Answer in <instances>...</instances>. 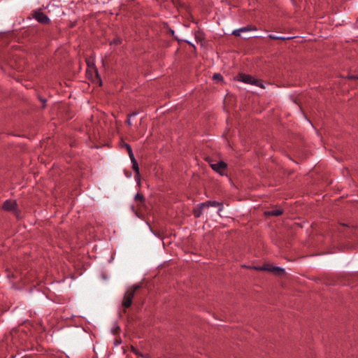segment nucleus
Segmentation results:
<instances>
[{
	"mask_svg": "<svg viewBox=\"0 0 358 358\" xmlns=\"http://www.w3.org/2000/svg\"><path fill=\"white\" fill-rule=\"evenodd\" d=\"M237 80L244 83L251 84L255 86L260 87L261 88H264L262 80L256 79L250 75L239 74L237 76Z\"/></svg>",
	"mask_w": 358,
	"mask_h": 358,
	"instance_id": "obj_1",
	"label": "nucleus"
},
{
	"mask_svg": "<svg viewBox=\"0 0 358 358\" xmlns=\"http://www.w3.org/2000/svg\"><path fill=\"white\" fill-rule=\"evenodd\" d=\"M140 287L139 285H134L132 287L129 288L125 293L122 306L124 308H129L132 303V299L134 296L135 292Z\"/></svg>",
	"mask_w": 358,
	"mask_h": 358,
	"instance_id": "obj_2",
	"label": "nucleus"
},
{
	"mask_svg": "<svg viewBox=\"0 0 358 358\" xmlns=\"http://www.w3.org/2000/svg\"><path fill=\"white\" fill-rule=\"evenodd\" d=\"M125 147L127 150L128 155H129L131 162L132 163V168L136 173L135 178H136V176L139 177L140 176L139 167H138V162L134 157L132 149H131V146L128 144H125Z\"/></svg>",
	"mask_w": 358,
	"mask_h": 358,
	"instance_id": "obj_3",
	"label": "nucleus"
},
{
	"mask_svg": "<svg viewBox=\"0 0 358 358\" xmlns=\"http://www.w3.org/2000/svg\"><path fill=\"white\" fill-rule=\"evenodd\" d=\"M264 271L272 272L276 275H280L285 273V269L278 266L267 264L264 265Z\"/></svg>",
	"mask_w": 358,
	"mask_h": 358,
	"instance_id": "obj_4",
	"label": "nucleus"
},
{
	"mask_svg": "<svg viewBox=\"0 0 358 358\" xmlns=\"http://www.w3.org/2000/svg\"><path fill=\"white\" fill-rule=\"evenodd\" d=\"M33 16L40 23L46 24L50 21L48 16L40 10L35 11Z\"/></svg>",
	"mask_w": 358,
	"mask_h": 358,
	"instance_id": "obj_5",
	"label": "nucleus"
},
{
	"mask_svg": "<svg viewBox=\"0 0 358 358\" xmlns=\"http://www.w3.org/2000/svg\"><path fill=\"white\" fill-rule=\"evenodd\" d=\"M210 166L214 171L221 175H223L226 170L227 164L223 162H219L215 164H211Z\"/></svg>",
	"mask_w": 358,
	"mask_h": 358,
	"instance_id": "obj_6",
	"label": "nucleus"
},
{
	"mask_svg": "<svg viewBox=\"0 0 358 358\" xmlns=\"http://www.w3.org/2000/svg\"><path fill=\"white\" fill-rule=\"evenodd\" d=\"M206 203H199L193 210V213L196 217H199L203 212V208L206 207Z\"/></svg>",
	"mask_w": 358,
	"mask_h": 358,
	"instance_id": "obj_7",
	"label": "nucleus"
},
{
	"mask_svg": "<svg viewBox=\"0 0 358 358\" xmlns=\"http://www.w3.org/2000/svg\"><path fill=\"white\" fill-rule=\"evenodd\" d=\"M16 206V202L14 200H6L3 206V208L6 210H13Z\"/></svg>",
	"mask_w": 358,
	"mask_h": 358,
	"instance_id": "obj_8",
	"label": "nucleus"
},
{
	"mask_svg": "<svg viewBox=\"0 0 358 358\" xmlns=\"http://www.w3.org/2000/svg\"><path fill=\"white\" fill-rule=\"evenodd\" d=\"M282 213V210L280 209H276L265 212L266 215L278 216Z\"/></svg>",
	"mask_w": 358,
	"mask_h": 358,
	"instance_id": "obj_9",
	"label": "nucleus"
},
{
	"mask_svg": "<svg viewBox=\"0 0 358 358\" xmlns=\"http://www.w3.org/2000/svg\"><path fill=\"white\" fill-rule=\"evenodd\" d=\"M204 203H206L207 205H206V207H208V206H213V207H220L219 208V211L221 210L222 209V205L217 202V201H208V202H205Z\"/></svg>",
	"mask_w": 358,
	"mask_h": 358,
	"instance_id": "obj_10",
	"label": "nucleus"
},
{
	"mask_svg": "<svg viewBox=\"0 0 358 358\" xmlns=\"http://www.w3.org/2000/svg\"><path fill=\"white\" fill-rule=\"evenodd\" d=\"M257 29L255 26H246V27L241 28V30L243 32L250 31H256Z\"/></svg>",
	"mask_w": 358,
	"mask_h": 358,
	"instance_id": "obj_11",
	"label": "nucleus"
},
{
	"mask_svg": "<svg viewBox=\"0 0 358 358\" xmlns=\"http://www.w3.org/2000/svg\"><path fill=\"white\" fill-rule=\"evenodd\" d=\"M213 79L220 81L222 80V76L220 73H215L213 75Z\"/></svg>",
	"mask_w": 358,
	"mask_h": 358,
	"instance_id": "obj_12",
	"label": "nucleus"
},
{
	"mask_svg": "<svg viewBox=\"0 0 358 358\" xmlns=\"http://www.w3.org/2000/svg\"><path fill=\"white\" fill-rule=\"evenodd\" d=\"M135 199H136V201H139L142 202V201H143V195H142V194H141L138 193V194H136V195L135 196Z\"/></svg>",
	"mask_w": 358,
	"mask_h": 358,
	"instance_id": "obj_13",
	"label": "nucleus"
},
{
	"mask_svg": "<svg viewBox=\"0 0 358 358\" xmlns=\"http://www.w3.org/2000/svg\"><path fill=\"white\" fill-rule=\"evenodd\" d=\"M120 43H121L120 38H116L113 41L110 42V44L111 45L112 44L117 45V44H120Z\"/></svg>",
	"mask_w": 358,
	"mask_h": 358,
	"instance_id": "obj_14",
	"label": "nucleus"
},
{
	"mask_svg": "<svg viewBox=\"0 0 358 358\" xmlns=\"http://www.w3.org/2000/svg\"><path fill=\"white\" fill-rule=\"evenodd\" d=\"M241 32H243V31L241 30V28H240V29L233 31L232 34H234V36H240Z\"/></svg>",
	"mask_w": 358,
	"mask_h": 358,
	"instance_id": "obj_15",
	"label": "nucleus"
},
{
	"mask_svg": "<svg viewBox=\"0 0 358 358\" xmlns=\"http://www.w3.org/2000/svg\"><path fill=\"white\" fill-rule=\"evenodd\" d=\"M136 115H137V113H133L132 114H130V115H129V117H133V116H136ZM127 124H128L129 126H131V121L130 118H129V119L127 120Z\"/></svg>",
	"mask_w": 358,
	"mask_h": 358,
	"instance_id": "obj_16",
	"label": "nucleus"
},
{
	"mask_svg": "<svg viewBox=\"0 0 358 358\" xmlns=\"http://www.w3.org/2000/svg\"><path fill=\"white\" fill-rule=\"evenodd\" d=\"M120 331V327L117 326H115L113 328L112 331L114 334H117Z\"/></svg>",
	"mask_w": 358,
	"mask_h": 358,
	"instance_id": "obj_17",
	"label": "nucleus"
},
{
	"mask_svg": "<svg viewBox=\"0 0 358 358\" xmlns=\"http://www.w3.org/2000/svg\"><path fill=\"white\" fill-rule=\"evenodd\" d=\"M263 268H264V266H252V267H251V268H252L254 270H256V271H264Z\"/></svg>",
	"mask_w": 358,
	"mask_h": 358,
	"instance_id": "obj_18",
	"label": "nucleus"
},
{
	"mask_svg": "<svg viewBox=\"0 0 358 358\" xmlns=\"http://www.w3.org/2000/svg\"><path fill=\"white\" fill-rule=\"evenodd\" d=\"M268 37L271 39H275V40H277L279 38V36H275V35H273V34H269L268 35Z\"/></svg>",
	"mask_w": 358,
	"mask_h": 358,
	"instance_id": "obj_19",
	"label": "nucleus"
},
{
	"mask_svg": "<svg viewBox=\"0 0 358 358\" xmlns=\"http://www.w3.org/2000/svg\"><path fill=\"white\" fill-rule=\"evenodd\" d=\"M289 38H290L289 37L285 38V37L279 36V38L278 40H286V39H289Z\"/></svg>",
	"mask_w": 358,
	"mask_h": 358,
	"instance_id": "obj_20",
	"label": "nucleus"
},
{
	"mask_svg": "<svg viewBox=\"0 0 358 358\" xmlns=\"http://www.w3.org/2000/svg\"><path fill=\"white\" fill-rule=\"evenodd\" d=\"M135 179H136V180L139 181V180H140V176H139V177L136 176V178H135Z\"/></svg>",
	"mask_w": 358,
	"mask_h": 358,
	"instance_id": "obj_21",
	"label": "nucleus"
},
{
	"mask_svg": "<svg viewBox=\"0 0 358 358\" xmlns=\"http://www.w3.org/2000/svg\"><path fill=\"white\" fill-rule=\"evenodd\" d=\"M96 74L98 76V71L96 70Z\"/></svg>",
	"mask_w": 358,
	"mask_h": 358,
	"instance_id": "obj_22",
	"label": "nucleus"
},
{
	"mask_svg": "<svg viewBox=\"0 0 358 358\" xmlns=\"http://www.w3.org/2000/svg\"><path fill=\"white\" fill-rule=\"evenodd\" d=\"M355 78L358 79V76H357V77H355Z\"/></svg>",
	"mask_w": 358,
	"mask_h": 358,
	"instance_id": "obj_23",
	"label": "nucleus"
}]
</instances>
